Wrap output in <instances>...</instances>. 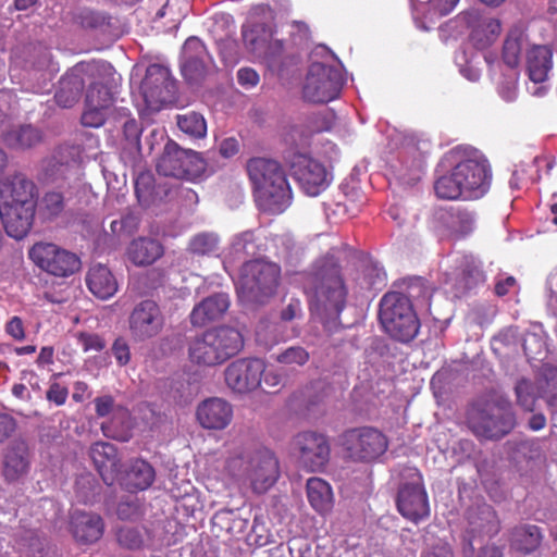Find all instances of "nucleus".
<instances>
[{
  "mask_svg": "<svg viewBox=\"0 0 557 557\" xmlns=\"http://www.w3.org/2000/svg\"><path fill=\"white\" fill-rule=\"evenodd\" d=\"M445 159L453 165V170L435 182L437 197L448 200L476 199L487 193L491 169L478 149L459 146L446 153Z\"/></svg>",
  "mask_w": 557,
  "mask_h": 557,
  "instance_id": "nucleus-1",
  "label": "nucleus"
},
{
  "mask_svg": "<svg viewBox=\"0 0 557 557\" xmlns=\"http://www.w3.org/2000/svg\"><path fill=\"white\" fill-rule=\"evenodd\" d=\"M308 289L311 293L310 308L326 327L336 326L345 307L347 290L339 265L333 253L318 260L309 275Z\"/></svg>",
  "mask_w": 557,
  "mask_h": 557,
  "instance_id": "nucleus-2",
  "label": "nucleus"
},
{
  "mask_svg": "<svg viewBox=\"0 0 557 557\" xmlns=\"http://www.w3.org/2000/svg\"><path fill=\"white\" fill-rule=\"evenodd\" d=\"M246 168L256 200L263 211L277 214L290 206L292 188L286 172L278 161L257 157L251 158Z\"/></svg>",
  "mask_w": 557,
  "mask_h": 557,
  "instance_id": "nucleus-3",
  "label": "nucleus"
},
{
  "mask_svg": "<svg viewBox=\"0 0 557 557\" xmlns=\"http://www.w3.org/2000/svg\"><path fill=\"white\" fill-rule=\"evenodd\" d=\"M225 470L236 483L257 494L265 493L280 476L278 460L268 448L234 450L226 459Z\"/></svg>",
  "mask_w": 557,
  "mask_h": 557,
  "instance_id": "nucleus-4",
  "label": "nucleus"
},
{
  "mask_svg": "<svg viewBox=\"0 0 557 557\" xmlns=\"http://www.w3.org/2000/svg\"><path fill=\"white\" fill-rule=\"evenodd\" d=\"M466 424L478 438L496 441L511 432L516 416L506 399H479L467 408Z\"/></svg>",
  "mask_w": 557,
  "mask_h": 557,
  "instance_id": "nucleus-5",
  "label": "nucleus"
},
{
  "mask_svg": "<svg viewBox=\"0 0 557 557\" xmlns=\"http://www.w3.org/2000/svg\"><path fill=\"white\" fill-rule=\"evenodd\" d=\"M244 347L242 333L230 326L206 331L188 347L189 359L199 367H215L237 355Z\"/></svg>",
  "mask_w": 557,
  "mask_h": 557,
  "instance_id": "nucleus-6",
  "label": "nucleus"
},
{
  "mask_svg": "<svg viewBox=\"0 0 557 557\" xmlns=\"http://www.w3.org/2000/svg\"><path fill=\"white\" fill-rule=\"evenodd\" d=\"M281 269L273 262L256 259L244 263L236 289L240 302L263 305L275 294Z\"/></svg>",
  "mask_w": 557,
  "mask_h": 557,
  "instance_id": "nucleus-7",
  "label": "nucleus"
},
{
  "mask_svg": "<svg viewBox=\"0 0 557 557\" xmlns=\"http://www.w3.org/2000/svg\"><path fill=\"white\" fill-rule=\"evenodd\" d=\"M379 318L385 332L393 338L408 343L420 327L419 319L410 299L398 292H391L380 301Z\"/></svg>",
  "mask_w": 557,
  "mask_h": 557,
  "instance_id": "nucleus-8",
  "label": "nucleus"
},
{
  "mask_svg": "<svg viewBox=\"0 0 557 557\" xmlns=\"http://www.w3.org/2000/svg\"><path fill=\"white\" fill-rule=\"evenodd\" d=\"M207 170V162L200 153L183 149L170 140L157 163V171L163 176L195 182L201 178Z\"/></svg>",
  "mask_w": 557,
  "mask_h": 557,
  "instance_id": "nucleus-9",
  "label": "nucleus"
},
{
  "mask_svg": "<svg viewBox=\"0 0 557 557\" xmlns=\"http://www.w3.org/2000/svg\"><path fill=\"white\" fill-rule=\"evenodd\" d=\"M398 511L408 520L419 521L429 515V503L422 475L416 467H401L398 472Z\"/></svg>",
  "mask_w": 557,
  "mask_h": 557,
  "instance_id": "nucleus-10",
  "label": "nucleus"
},
{
  "mask_svg": "<svg viewBox=\"0 0 557 557\" xmlns=\"http://www.w3.org/2000/svg\"><path fill=\"white\" fill-rule=\"evenodd\" d=\"M114 70L111 74L88 76L94 78L86 92L85 110L82 114V123L88 127H100L111 113L113 91L109 82H114Z\"/></svg>",
  "mask_w": 557,
  "mask_h": 557,
  "instance_id": "nucleus-11",
  "label": "nucleus"
},
{
  "mask_svg": "<svg viewBox=\"0 0 557 557\" xmlns=\"http://www.w3.org/2000/svg\"><path fill=\"white\" fill-rule=\"evenodd\" d=\"M343 77L336 67L314 62L310 65L306 76L302 95L314 103H325L339 95Z\"/></svg>",
  "mask_w": 557,
  "mask_h": 557,
  "instance_id": "nucleus-12",
  "label": "nucleus"
},
{
  "mask_svg": "<svg viewBox=\"0 0 557 557\" xmlns=\"http://www.w3.org/2000/svg\"><path fill=\"white\" fill-rule=\"evenodd\" d=\"M289 171L300 188L309 196H318L331 183L325 165L306 153L294 152L287 158Z\"/></svg>",
  "mask_w": 557,
  "mask_h": 557,
  "instance_id": "nucleus-13",
  "label": "nucleus"
},
{
  "mask_svg": "<svg viewBox=\"0 0 557 557\" xmlns=\"http://www.w3.org/2000/svg\"><path fill=\"white\" fill-rule=\"evenodd\" d=\"M343 446L351 460L370 462L386 451L388 442L377 429L363 426L348 430L344 434Z\"/></svg>",
  "mask_w": 557,
  "mask_h": 557,
  "instance_id": "nucleus-14",
  "label": "nucleus"
},
{
  "mask_svg": "<svg viewBox=\"0 0 557 557\" xmlns=\"http://www.w3.org/2000/svg\"><path fill=\"white\" fill-rule=\"evenodd\" d=\"M113 66L104 61H94L76 64L59 82L58 90L54 95L57 103L62 108L73 107L79 99L85 85L84 76L109 75Z\"/></svg>",
  "mask_w": 557,
  "mask_h": 557,
  "instance_id": "nucleus-15",
  "label": "nucleus"
},
{
  "mask_svg": "<svg viewBox=\"0 0 557 557\" xmlns=\"http://www.w3.org/2000/svg\"><path fill=\"white\" fill-rule=\"evenodd\" d=\"M165 325V317L157 301L144 299L137 302L128 315V331L135 343L158 337Z\"/></svg>",
  "mask_w": 557,
  "mask_h": 557,
  "instance_id": "nucleus-16",
  "label": "nucleus"
},
{
  "mask_svg": "<svg viewBox=\"0 0 557 557\" xmlns=\"http://www.w3.org/2000/svg\"><path fill=\"white\" fill-rule=\"evenodd\" d=\"M30 259L54 276H69L79 269V259L52 243H37L29 250Z\"/></svg>",
  "mask_w": 557,
  "mask_h": 557,
  "instance_id": "nucleus-17",
  "label": "nucleus"
},
{
  "mask_svg": "<svg viewBox=\"0 0 557 557\" xmlns=\"http://www.w3.org/2000/svg\"><path fill=\"white\" fill-rule=\"evenodd\" d=\"M265 364L258 358H242L231 362L224 370L226 385L235 393L245 394L258 388Z\"/></svg>",
  "mask_w": 557,
  "mask_h": 557,
  "instance_id": "nucleus-18",
  "label": "nucleus"
},
{
  "mask_svg": "<svg viewBox=\"0 0 557 557\" xmlns=\"http://www.w3.org/2000/svg\"><path fill=\"white\" fill-rule=\"evenodd\" d=\"M294 450L308 471L322 470L330 460L331 448L326 437L314 432H304L295 436Z\"/></svg>",
  "mask_w": 557,
  "mask_h": 557,
  "instance_id": "nucleus-19",
  "label": "nucleus"
},
{
  "mask_svg": "<svg viewBox=\"0 0 557 557\" xmlns=\"http://www.w3.org/2000/svg\"><path fill=\"white\" fill-rule=\"evenodd\" d=\"M37 186L22 173H16L0 184V207H36Z\"/></svg>",
  "mask_w": 557,
  "mask_h": 557,
  "instance_id": "nucleus-20",
  "label": "nucleus"
},
{
  "mask_svg": "<svg viewBox=\"0 0 557 557\" xmlns=\"http://www.w3.org/2000/svg\"><path fill=\"white\" fill-rule=\"evenodd\" d=\"M174 89L170 71L160 64H151L146 71L141 83V91L146 103L151 108H158L165 103Z\"/></svg>",
  "mask_w": 557,
  "mask_h": 557,
  "instance_id": "nucleus-21",
  "label": "nucleus"
},
{
  "mask_svg": "<svg viewBox=\"0 0 557 557\" xmlns=\"http://www.w3.org/2000/svg\"><path fill=\"white\" fill-rule=\"evenodd\" d=\"M525 66L529 78L534 83L533 89L529 88L533 96H542L546 91L545 86H536L548 79L553 69V50L548 46L535 45L527 50Z\"/></svg>",
  "mask_w": 557,
  "mask_h": 557,
  "instance_id": "nucleus-22",
  "label": "nucleus"
},
{
  "mask_svg": "<svg viewBox=\"0 0 557 557\" xmlns=\"http://www.w3.org/2000/svg\"><path fill=\"white\" fill-rule=\"evenodd\" d=\"M209 60L210 57L203 42L197 37H189L182 49L181 70L183 76L189 83L198 82L203 76Z\"/></svg>",
  "mask_w": 557,
  "mask_h": 557,
  "instance_id": "nucleus-23",
  "label": "nucleus"
},
{
  "mask_svg": "<svg viewBox=\"0 0 557 557\" xmlns=\"http://www.w3.org/2000/svg\"><path fill=\"white\" fill-rule=\"evenodd\" d=\"M232 418V405L219 397L206 399L197 408V419L208 430H223L231 423Z\"/></svg>",
  "mask_w": 557,
  "mask_h": 557,
  "instance_id": "nucleus-24",
  "label": "nucleus"
},
{
  "mask_svg": "<svg viewBox=\"0 0 557 557\" xmlns=\"http://www.w3.org/2000/svg\"><path fill=\"white\" fill-rule=\"evenodd\" d=\"M462 18L471 28L472 41L480 49L492 45L500 34V22L496 18L483 17L476 9L466 11Z\"/></svg>",
  "mask_w": 557,
  "mask_h": 557,
  "instance_id": "nucleus-25",
  "label": "nucleus"
},
{
  "mask_svg": "<svg viewBox=\"0 0 557 557\" xmlns=\"http://www.w3.org/2000/svg\"><path fill=\"white\" fill-rule=\"evenodd\" d=\"M230 304V297L226 293L210 295L193 308L189 315L190 323L200 327L219 320L225 314Z\"/></svg>",
  "mask_w": 557,
  "mask_h": 557,
  "instance_id": "nucleus-26",
  "label": "nucleus"
},
{
  "mask_svg": "<svg viewBox=\"0 0 557 557\" xmlns=\"http://www.w3.org/2000/svg\"><path fill=\"white\" fill-rule=\"evenodd\" d=\"M89 454L103 482L112 485L120 470L115 446L107 442H97L90 447Z\"/></svg>",
  "mask_w": 557,
  "mask_h": 557,
  "instance_id": "nucleus-27",
  "label": "nucleus"
},
{
  "mask_svg": "<svg viewBox=\"0 0 557 557\" xmlns=\"http://www.w3.org/2000/svg\"><path fill=\"white\" fill-rule=\"evenodd\" d=\"M36 207H0V218L7 234L15 239L24 238L30 231Z\"/></svg>",
  "mask_w": 557,
  "mask_h": 557,
  "instance_id": "nucleus-28",
  "label": "nucleus"
},
{
  "mask_svg": "<svg viewBox=\"0 0 557 557\" xmlns=\"http://www.w3.org/2000/svg\"><path fill=\"white\" fill-rule=\"evenodd\" d=\"M30 468V454L23 441L13 442L7 449L3 461V475L7 481L16 482L25 476Z\"/></svg>",
  "mask_w": 557,
  "mask_h": 557,
  "instance_id": "nucleus-29",
  "label": "nucleus"
},
{
  "mask_svg": "<svg viewBox=\"0 0 557 557\" xmlns=\"http://www.w3.org/2000/svg\"><path fill=\"white\" fill-rule=\"evenodd\" d=\"M72 532L76 541L92 544L99 541L104 531L102 518L94 512L75 511L71 519Z\"/></svg>",
  "mask_w": 557,
  "mask_h": 557,
  "instance_id": "nucleus-30",
  "label": "nucleus"
},
{
  "mask_svg": "<svg viewBox=\"0 0 557 557\" xmlns=\"http://www.w3.org/2000/svg\"><path fill=\"white\" fill-rule=\"evenodd\" d=\"M72 186L48 190L38 201V213L45 221H54L65 212L72 197Z\"/></svg>",
  "mask_w": 557,
  "mask_h": 557,
  "instance_id": "nucleus-31",
  "label": "nucleus"
},
{
  "mask_svg": "<svg viewBox=\"0 0 557 557\" xmlns=\"http://www.w3.org/2000/svg\"><path fill=\"white\" fill-rule=\"evenodd\" d=\"M86 283L89 290L100 299H109L117 290V282L111 271L103 264L90 267Z\"/></svg>",
  "mask_w": 557,
  "mask_h": 557,
  "instance_id": "nucleus-32",
  "label": "nucleus"
},
{
  "mask_svg": "<svg viewBox=\"0 0 557 557\" xmlns=\"http://www.w3.org/2000/svg\"><path fill=\"white\" fill-rule=\"evenodd\" d=\"M154 478L152 466L143 459H136L126 469L122 485L132 493L145 491L153 483Z\"/></svg>",
  "mask_w": 557,
  "mask_h": 557,
  "instance_id": "nucleus-33",
  "label": "nucleus"
},
{
  "mask_svg": "<svg viewBox=\"0 0 557 557\" xmlns=\"http://www.w3.org/2000/svg\"><path fill=\"white\" fill-rule=\"evenodd\" d=\"M163 252V247L158 240L147 237L133 240L127 249L129 260L136 265L152 264Z\"/></svg>",
  "mask_w": 557,
  "mask_h": 557,
  "instance_id": "nucleus-34",
  "label": "nucleus"
},
{
  "mask_svg": "<svg viewBox=\"0 0 557 557\" xmlns=\"http://www.w3.org/2000/svg\"><path fill=\"white\" fill-rule=\"evenodd\" d=\"M543 533L537 525L521 524L512 529L510 546L523 554L535 552L542 544Z\"/></svg>",
  "mask_w": 557,
  "mask_h": 557,
  "instance_id": "nucleus-35",
  "label": "nucleus"
},
{
  "mask_svg": "<svg viewBox=\"0 0 557 557\" xmlns=\"http://www.w3.org/2000/svg\"><path fill=\"white\" fill-rule=\"evenodd\" d=\"M436 214L437 219L454 233L467 235L475 227V214L471 211L450 208L449 210L441 209Z\"/></svg>",
  "mask_w": 557,
  "mask_h": 557,
  "instance_id": "nucleus-36",
  "label": "nucleus"
},
{
  "mask_svg": "<svg viewBox=\"0 0 557 557\" xmlns=\"http://www.w3.org/2000/svg\"><path fill=\"white\" fill-rule=\"evenodd\" d=\"M472 533L495 535L499 530V523L494 509L488 505L478 506L468 516Z\"/></svg>",
  "mask_w": 557,
  "mask_h": 557,
  "instance_id": "nucleus-37",
  "label": "nucleus"
},
{
  "mask_svg": "<svg viewBox=\"0 0 557 557\" xmlns=\"http://www.w3.org/2000/svg\"><path fill=\"white\" fill-rule=\"evenodd\" d=\"M307 496L310 505L320 513L332 509L333 492L330 484L320 478H310L307 481Z\"/></svg>",
  "mask_w": 557,
  "mask_h": 557,
  "instance_id": "nucleus-38",
  "label": "nucleus"
},
{
  "mask_svg": "<svg viewBox=\"0 0 557 557\" xmlns=\"http://www.w3.org/2000/svg\"><path fill=\"white\" fill-rule=\"evenodd\" d=\"M527 44V37L520 29L508 33L503 47V60L509 67H516L520 63V55Z\"/></svg>",
  "mask_w": 557,
  "mask_h": 557,
  "instance_id": "nucleus-39",
  "label": "nucleus"
},
{
  "mask_svg": "<svg viewBox=\"0 0 557 557\" xmlns=\"http://www.w3.org/2000/svg\"><path fill=\"white\" fill-rule=\"evenodd\" d=\"M187 250L195 256H216L220 250V237L213 232L198 233L189 239Z\"/></svg>",
  "mask_w": 557,
  "mask_h": 557,
  "instance_id": "nucleus-40",
  "label": "nucleus"
},
{
  "mask_svg": "<svg viewBox=\"0 0 557 557\" xmlns=\"http://www.w3.org/2000/svg\"><path fill=\"white\" fill-rule=\"evenodd\" d=\"M543 443L544 441L540 438L520 442L512 456L513 460L517 463L525 462V466L531 468L533 463L544 459Z\"/></svg>",
  "mask_w": 557,
  "mask_h": 557,
  "instance_id": "nucleus-41",
  "label": "nucleus"
},
{
  "mask_svg": "<svg viewBox=\"0 0 557 557\" xmlns=\"http://www.w3.org/2000/svg\"><path fill=\"white\" fill-rule=\"evenodd\" d=\"M258 251L256 235L252 231H245L235 235L230 245V256L234 260L256 256Z\"/></svg>",
  "mask_w": 557,
  "mask_h": 557,
  "instance_id": "nucleus-42",
  "label": "nucleus"
},
{
  "mask_svg": "<svg viewBox=\"0 0 557 557\" xmlns=\"http://www.w3.org/2000/svg\"><path fill=\"white\" fill-rule=\"evenodd\" d=\"M78 24L86 29L111 33L112 17L102 11L83 9L76 16Z\"/></svg>",
  "mask_w": 557,
  "mask_h": 557,
  "instance_id": "nucleus-43",
  "label": "nucleus"
},
{
  "mask_svg": "<svg viewBox=\"0 0 557 557\" xmlns=\"http://www.w3.org/2000/svg\"><path fill=\"white\" fill-rule=\"evenodd\" d=\"M284 339L282 326L278 323L260 321L256 330V341L260 346L265 349H271Z\"/></svg>",
  "mask_w": 557,
  "mask_h": 557,
  "instance_id": "nucleus-44",
  "label": "nucleus"
},
{
  "mask_svg": "<svg viewBox=\"0 0 557 557\" xmlns=\"http://www.w3.org/2000/svg\"><path fill=\"white\" fill-rule=\"evenodd\" d=\"M407 295L410 302L418 307L426 308L432 297V289L422 277H411L407 282Z\"/></svg>",
  "mask_w": 557,
  "mask_h": 557,
  "instance_id": "nucleus-45",
  "label": "nucleus"
},
{
  "mask_svg": "<svg viewBox=\"0 0 557 557\" xmlns=\"http://www.w3.org/2000/svg\"><path fill=\"white\" fill-rule=\"evenodd\" d=\"M177 126L185 134L202 138L207 133V124L203 116L197 112H188L177 115Z\"/></svg>",
  "mask_w": 557,
  "mask_h": 557,
  "instance_id": "nucleus-46",
  "label": "nucleus"
},
{
  "mask_svg": "<svg viewBox=\"0 0 557 557\" xmlns=\"http://www.w3.org/2000/svg\"><path fill=\"white\" fill-rule=\"evenodd\" d=\"M517 403L528 411H533L537 396L542 397L541 386H534L529 380L521 379L515 386Z\"/></svg>",
  "mask_w": 557,
  "mask_h": 557,
  "instance_id": "nucleus-47",
  "label": "nucleus"
},
{
  "mask_svg": "<svg viewBox=\"0 0 557 557\" xmlns=\"http://www.w3.org/2000/svg\"><path fill=\"white\" fill-rule=\"evenodd\" d=\"M522 347L529 359L542 360L546 355V341L543 331L527 332Z\"/></svg>",
  "mask_w": 557,
  "mask_h": 557,
  "instance_id": "nucleus-48",
  "label": "nucleus"
},
{
  "mask_svg": "<svg viewBox=\"0 0 557 557\" xmlns=\"http://www.w3.org/2000/svg\"><path fill=\"white\" fill-rule=\"evenodd\" d=\"M120 117L123 120L122 128L125 140L135 146L139 144L141 128L135 119H129V111L125 108L116 109Z\"/></svg>",
  "mask_w": 557,
  "mask_h": 557,
  "instance_id": "nucleus-49",
  "label": "nucleus"
},
{
  "mask_svg": "<svg viewBox=\"0 0 557 557\" xmlns=\"http://www.w3.org/2000/svg\"><path fill=\"white\" fill-rule=\"evenodd\" d=\"M309 357H310L309 352L305 348H302L300 346H292V347L285 349L284 351H282L281 354L276 355L275 360L278 363H282L285 366L301 367L308 362Z\"/></svg>",
  "mask_w": 557,
  "mask_h": 557,
  "instance_id": "nucleus-50",
  "label": "nucleus"
},
{
  "mask_svg": "<svg viewBox=\"0 0 557 557\" xmlns=\"http://www.w3.org/2000/svg\"><path fill=\"white\" fill-rule=\"evenodd\" d=\"M542 398L550 409L557 408V368L545 372L544 383L541 384Z\"/></svg>",
  "mask_w": 557,
  "mask_h": 557,
  "instance_id": "nucleus-51",
  "label": "nucleus"
},
{
  "mask_svg": "<svg viewBox=\"0 0 557 557\" xmlns=\"http://www.w3.org/2000/svg\"><path fill=\"white\" fill-rule=\"evenodd\" d=\"M519 339L520 334L518 327L510 326L499 332V334L493 338L492 346L494 350H498L500 348L499 345L515 350L519 344Z\"/></svg>",
  "mask_w": 557,
  "mask_h": 557,
  "instance_id": "nucleus-52",
  "label": "nucleus"
},
{
  "mask_svg": "<svg viewBox=\"0 0 557 557\" xmlns=\"http://www.w3.org/2000/svg\"><path fill=\"white\" fill-rule=\"evenodd\" d=\"M117 541L127 548H138L143 544L140 533L132 528H122L117 532Z\"/></svg>",
  "mask_w": 557,
  "mask_h": 557,
  "instance_id": "nucleus-53",
  "label": "nucleus"
},
{
  "mask_svg": "<svg viewBox=\"0 0 557 557\" xmlns=\"http://www.w3.org/2000/svg\"><path fill=\"white\" fill-rule=\"evenodd\" d=\"M116 513L122 520H133L140 515V506L136 499L123 500L119 504Z\"/></svg>",
  "mask_w": 557,
  "mask_h": 557,
  "instance_id": "nucleus-54",
  "label": "nucleus"
},
{
  "mask_svg": "<svg viewBox=\"0 0 557 557\" xmlns=\"http://www.w3.org/2000/svg\"><path fill=\"white\" fill-rule=\"evenodd\" d=\"M78 342L84 351H100L106 347V342L97 334L82 333Z\"/></svg>",
  "mask_w": 557,
  "mask_h": 557,
  "instance_id": "nucleus-55",
  "label": "nucleus"
},
{
  "mask_svg": "<svg viewBox=\"0 0 557 557\" xmlns=\"http://www.w3.org/2000/svg\"><path fill=\"white\" fill-rule=\"evenodd\" d=\"M112 354L120 366H125L131 359V350L125 338L119 337L112 345Z\"/></svg>",
  "mask_w": 557,
  "mask_h": 557,
  "instance_id": "nucleus-56",
  "label": "nucleus"
},
{
  "mask_svg": "<svg viewBox=\"0 0 557 557\" xmlns=\"http://www.w3.org/2000/svg\"><path fill=\"white\" fill-rule=\"evenodd\" d=\"M237 81L242 87L250 89L259 84L260 77L257 71H255L253 69L242 67L237 72Z\"/></svg>",
  "mask_w": 557,
  "mask_h": 557,
  "instance_id": "nucleus-57",
  "label": "nucleus"
},
{
  "mask_svg": "<svg viewBox=\"0 0 557 557\" xmlns=\"http://www.w3.org/2000/svg\"><path fill=\"white\" fill-rule=\"evenodd\" d=\"M498 94L505 101H513L517 98V78L506 77L498 86Z\"/></svg>",
  "mask_w": 557,
  "mask_h": 557,
  "instance_id": "nucleus-58",
  "label": "nucleus"
},
{
  "mask_svg": "<svg viewBox=\"0 0 557 557\" xmlns=\"http://www.w3.org/2000/svg\"><path fill=\"white\" fill-rule=\"evenodd\" d=\"M67 394L69 392L66 387L59 383H53L47 392V399L54 403L57 406H61L66 401Z\"/></svg>",
  "mask_w": 557,
  "mask_h": 557,
  "instance_id": "nucleus-59",
  "label": "nucleus"
},
{
  "mask_svg": "<svg viewBox=\"0 0 557 557\" xmlns=\"http://www.w3.org/2000/svg\"><path fill=\"white\" fill-rule=\"evenodd\" d=\"M151 176L150 175H146V174H141L137 180H136V183H135V191H136V195L138 197V199L140 201H147L148 200V197L150 195V191H149V186L151 184Z\"/></svg>",
  "mask_w": 557,
  "mask_h": 557,
  "instance_id": "nucleus-60",
  "label": "nucleus"
},
{
  "mask_svg": "<svg viewBox=\"0 0 557 557\" xmlns=\"http://www.w3.org/2000/svg\"><path fill=\"white\" fill-rule=\"evenodd\" d=\"M94 403H95L96 413L99 417L108 416L112 411L113 406H114V399L112 396H109V395L97 397L94 400Z\"/></svg>",
  "mask_w": 557,
  "mask_h": 557,
  "instance_id": "nucleus-61",
  "label": "nucleus"
},
{
  "mask_svg": "<svg viewBox=\"0 0 557 557\" xmlns=\"http://www.w3.org/2000/svg\"><path fill=\"white\" fill-rule=\"evenodd\" d=\"M55 162L54 159L50 160L46 166L47 175L52 180H57L58 176L67 180L71 172L70 165L60 163L58 169L54 171Z\"/></svg>",
  "mask_w": 557,
  "mask_h": 557,
  "instance_id": "nucleus-62",
  "label": "nucleus"
},
{
  "mask_svg": "<svg viewBox=\"0 0 557 557\" xmlns=\"http://www.w3.org/2000/svg\"><path fill=\"white\" fill-rule=\"evenodd\" d=\"M7 332L15 339H23L25 333L22 320L18 317H13L7 324Z\"/></svg>",
  "mask_w": 557,
  "mask_h": 557,
  "instance_id": "nucleus-63",
  "label": "nucleus"
},
{
  "mask_svg": "<svg viewBox=\"0 0 557 557\" xmlns=\"http://www.w3.org/2000/svg\"><path fill=\"white\" fill-rule=\"evenodd\" d=\"M292 557H312V550L309 544L305 542H295L289 546Z\"/></svg>",
  "mask_w": 557,
  "mask_h": 557,
  "instance_id": "nucleus-64",
  "label": "nucleus"
}]
</instances>
